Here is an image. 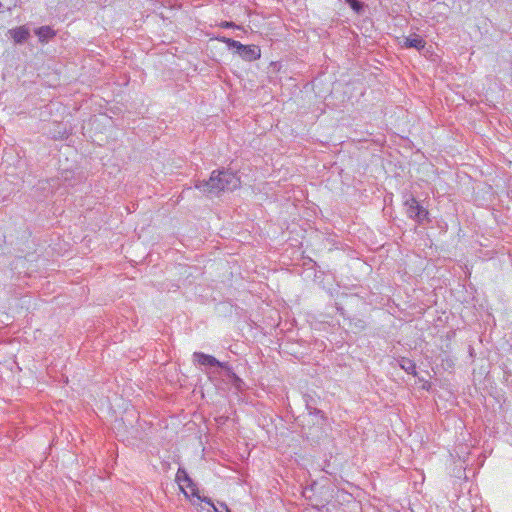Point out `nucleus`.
Instances as JSON below:
<instances>
[{
	"instance_id": "nucleus-7",
	"label": "nucleus",
	"mask_w": 512,
	"mask_h": 512,
	"mask_svg": "<svg viewBox=\"0 0 512 512\" xmlns=\"http://www.w3.org/2000/svg\"><path fill=\"white\" fill-rule=\"evenodd\" d=\"M9 33L11 34V37L15 43L18 44L24 43L30 36L29 30L24 26L12 29L9 31Z\"/></svg>"
},
{
	"instance_id": "nucleus-3",
	"label": "nucleus",
	"mask_w": 512,
	"mask_h": 512,
	"mask_svg": "<svg viewBox=\"0 0 512 512\" xmlns=\"http://www.w3.org/2000/svg\"><path fill=\"white\" fill-rule=\"evenodd\" d=\"M229 48L235 49V52L245 61H254L260 58L261 50L257 45H243L239 41L231 38H223Z\"/></svg>"
},
{
	"instance_id": "nucleus-9",
	"label": "nucleus",
	"mask_w": 512,
	"mask_h": 512,
	"mask_svg": "<svg viewBox=\"0 0 512 512\" xmlns=\"http://www.w3.org/2000/svg\"><path fill=\"white\" fill-rule=\"evenodd\" d=\"M35 33L39 37V40L42 42L47 41L48 39L52 38L55 35L54 30L52 28H50L49 26H42V27L38 28L35 31Z\"/></svg>"
},
{
	"instance_id": "nucleus-12",
	"label": "nucleus",
	"mask_w": 512,
	"mask_h": 512,
	"mask_svg": "<svg viewBox=\"0 0 512 512\" xmlns=\"http://www.w3.org/2000/svg\"><path fill=\"white\" fill-rule=\"evenodd\" d=\"M202 500H203V501H205V502H207L209 505H211V506L214 508V510H215L216 512H220V511L218 510V508H217V507H216V506L211 502V500H210V499L204 498V499H202Z\"/></svg>"
},
{
	"instance_id": "nucleus-14",
	"label": "nucleus",
	"mask_w": 512,
	"mask_h": 512,
	"mask_svg": "<svg viewBox=\"0 0 512 512\" xmlns=\"http://www.w3.org/2000/svg\"><path fill=\"white\" fill-rule=\"evenodd\" d=\"M223 26H224V27H232V26H234V24H233L232 22H225V23L223 24Z\"/></svg>"
},
{
	"instance_id": "nucleus-15",
	"label": "nucleus",
	"mask_w": 512,
	"mask_h": 512,
	"mask_svg": "<svg viewBox=\"0 0 512 512\" xmlns=\"http://www.w3.org/2000/svg\"><path fill=\"white\" fill-rule=\"evenodd\" d=\"M192 494H193L194 496H197L199 499H201V498H200V496H198V495H197V493L195 492V489H194V488H192Z\"/></svg>"
},
{
	"instance_id": "nucleus-13",
	"label": "nucleus",
	"mask_w": 512,
	"mask_h": 512,
	"mask_svg": "<svg viewBox=\"0 0 512 512\" xmlns=\"http://www.w3.org/2000/svg\"><path fill=\"white\" fill-rule=\"evenodd\" d=\"M220 507H222V509H224L226 512H230L225 503H221Z\"/></svg>"
},
{
	"instance_id": "nucleus-1",
	"label": "nucleus",
	"mask_w": 512,
	"mask_h": 512,
	"mask_svg": "<svg viewBox=\"0 0 512 512\" xmlns=\"http://www.w3.org/2000/svg\"><path fill=\"white\" fill-rule=\"evenodd\" d=\"M240 186L239 177L230 171L215 170L208 180L197 181L195 187L207 196H218L222 191H233Z\"/></svg>"
},
{
	"instance_id": "nucleus-8",
	"label": "nucleus",
	"mask_w": 512,
	"mask_h": 512,
	"mask_svg": "<svg viewBox=\"0 0 512 512\" xmlns=\"http://www.w3.org/2000/svg\"><path fill=\"white\" fill-rule=\"evenodd\" d=\"M176 481L179 483L182 491H184V489H183V486L181 485V483H185L187 487H191V488L194 486L192 479L189 477L186 470L183 468L178 469L177 474H176Z\"/></svg>"
},
{
	"instance_id": "nucleus-17",
	"label": "nucleus",
	"mask_w": 512,
	"mask_h": 512,
	"mask_svg": "<svg viewBox=\"0 0 512 512\" xmlns=\"http://www.w3.org/2000/svg\"><path fill=\"white\" fill-rule=\"evenodd\" d=\"M347 3L350 1V0H345Z\"/></svg>"
},
{
	"instance_id": "nucleus-6",
	"label": "nucleus",
	"mask_w": 512,
	"mask_h": 512,
	"mask_svg": "<svg viewBox=\"0 0 512 512\" xmlns=\"http://www.w3.org/2000/svg\"><path fill=\"white\" fill-rule=\"evenodd\" d=\"M425 45V40L417 34H412L410 36L404 37L401 43V46L404 48H415L417 50L423 49Z\"/></svg>"
},
{
	"instance_id": "nucleus-5",
	"label": "nucleus",
	"mask_w": 512,
	"mask_h": 512,
	"mask_svg": "<svg viewBox=\"0 0 512 512\" xmlns=\"http://www.w3.org/2000/svg\"><path fill=\"white\" fill-rule=\"evenodd\" d=\"M193 357H194L195 361H197L200 365L210 366V367H220V368L230 371V368L228 367L227 363L220 362L215 357H213L211 355L204 354L202 352H195L193 354Z\"/></svg>"
},
{
	"instance_id": "nucleus-10",
	"label": "nucleus",
	"mask_w": 512,
	"mask_h": 512,
	"mask_svg": "<svg viewBox=\"0 0 512 512\" xmlns=\"http://www.w3.org/2000/svg\"><path fill=\"white\" fill-rule=\"evenodd\" d=\"M399 364H400V367L402 369H404L407 373L413 374V375L416 374V365L412 360L407 359V358H402L399 361Z\"/></svg>"
},
{
	"instance_id": "nucleus-4",
	"label": "nucleus",
	"mask_w": 512,
	"mask_h": 512,
	"mask_svg": "<svg viewBox=\"0 0 512 512\" xmlns=\"http://www.w3.org/2000/svg\"><path fill=\"white\" fill-rule=\"evenodd\" d=\"M405 206L408 217L415 219L419 223H422L428 217V211L419 205L413 196L406 199Z\"/></svg>"
},
{
	"instance_id": "nucleus-2",
	"label": "nucleus",
	"mask_w": 512,
	"mask_h": 512,
	"mask_svg": "<svg viewBox=\"0 0 512 512\" xmlns=\"http://www.w3.org/2000/svg\"><path fill=\"white\" fill-rule=\"evenodd\" d=\"M307 408L309 413L303 417V432L308 437L319 438L327 419L321 410L309 406Z\"/></svg>"
},
{
	"instance_id": "nucleus-16",
	"label": "nucleus",
	"mask_w": 512,
	"mask_h": 512,
	"mask_svg": "<svg viewBox=\"0 0 512 512\" xmlns=\"http://www.w3.org/2000/svg\"><path fill=\"white\" fill-rule=\"evenodd\" d=\"M2 7V3L0 2V8Z\"/></svg>"
},
{
	"instance_id": "nucleus-11",
	"label": "nucleus",
	"mask_w": 512,
	"mask_h": 512,
	"mask_svg": "<svg viewBox=\"0 0 512 512\" xmlns=\"http://www.w3.org/2000/svg\"><path fill=\"white\" fill-rule=\"evenodd\" d=\"M348 4L356 12H359L362 9V3L358 0H350Z\"/></svg>"
}]
</instances>
